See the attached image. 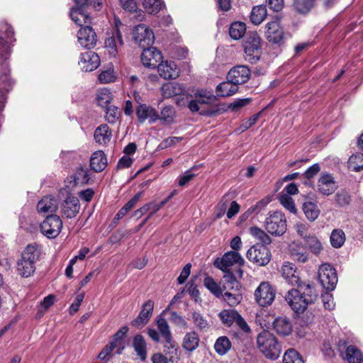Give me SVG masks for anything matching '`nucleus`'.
Segmentation results:
<instances>
[{"label":"nucleus","mask_w":363,"mask_h":363,"mask_svg":"<svg viewBox=\"0 0 363 363\" xmlns=\"http://www.w3.org/2000/svg\"><path fill=\"white\" fill-rule=\"evenodd\" d=\"M303 211L308 220L314 221L320 214L317 204L312 201H305L302 206Z\"/></svg>","instance_id":"obj_37"},{"label":"nucleus","mask_w":363,"mask_h":363,"mask_svg":"<svg viewBox=\"0 0 363 363\" xmlns=\"http://www.w3.org/2000/svg\"><path fill=\"white\" fill-rule=\"evenodd\" d=\"M191 320L196 328L201 332H207L211 328L208 320L199 311L192 312Z\"/></svg>","instance_id":"obj_35"},{"label":"nucleus","mask_w":363,"mask_h":363,"mask_svg":"<svg viewBox=\"0 0 363 363\" xmlns=\"http://www.w3.org/2000/svg\"><path fill=\"white\" fill-rule=\"evenodd\" d=\"M314 6V0H294V6L296 11L300 13L306 14L309 12Z\"/></svg>","instance_id":"obj_48"},{"label":"nucleus","mask_w":363,"mask_h":363,"mask_svg":"<svg viewBox=\"0 0 363 363\" xmlns=\"http://www.w3.org/2000/svg\"><path fill=\"white\" fill-rule=\"evenodd\" d=\"M77 40L82 48L90 49L96 44V34L90 25H86L79 30Z\"/></svg>","instance_id":"obj_14"},{"label":"nucleus","mask_w":363,"mask_h":363,"mask_svg":"<svg viewBox=\"0 0 363 363\" xmlns=\"http://www.w3.org/2000/svg\"><path fill=\"white\" fill-rule=\"evenodd\" d=\"M267 9L265 6L259 5L254 6L250 14V21L255 25H259L267 16Z\"/></svg>","instance_id":"obj_39"},{"label":"nucleus","mask_w":363,"mask_h":363,"mask_svg":"<svg viewBox=\"0 0 363 363\" xmlns=\"http://www.w3.org/2000/svg\"><path fill=\"white\" fill-rule=\"evenodd\" d=\"M250 76V71L247 67L237 66L228 72L227 79L238 86V84H242L247 82Z\"/></svg>","instance_id":"obj_20"},{"label":"nucleus","mask_w":363,"mask_h":363,"mask_svg":"<svg viewBox=\"0 0 363 363\" xmlns=\"http://www.w3.org/2000/svg\"><path fill=\"white\" fill-rule=\"evenodd\" d=\"M57 201L52 196H45L37 205V210L41 213H52L57 211Z\"/></svg>","instance_id":"obj_30"},{"label":"nucleus","mask_w":363,"mask_h":363,"mask_svg":"<svg viewBox=\"0 0 363 363\" xmlns=\"http://www.w3.org/2000/svg\"><path fill=\"white\" fill-rule=\"evenodd\" d=\"M70 17L72 20L79 26H85L90 25L91 18L89 11L81 10L79 9H72L70 11Z\"/></svg>","instance_id":"obj_31"},{"label":"nucleus","mask_w":363,"mask_h":363,"mask_svg":"<svg viewBox=\"0 0 363 363\" xmlns=\"http://www.w3.org/2000/svg\"><path fill=\"white\" fill-rule=\"evenodd\" d=\"M345 355L349 363H363L362 352L354 345H350L347 347Z\"/></svg>","instance_id":"obj_41"},{"label":"nucleus","mask_w":363,"mask_h":363,"mask_svg":"<svg viewBox=\"0 0 363 363\" xmlns=\"http://www.w3.org/2000/svg\"><path fill=\"white\" fill-rule=\"evenodd\" d=\"M38 257V255L35 248L31 245L27 246L16 263L18 274L22 277L31 276L35 272Z\"/></svg>","instance_id":"obj_3"},{"label":"nucleus","mask_w":363,"mask_h":363,"mask_svg":"<svg viewBox=\"0 0 363 363\" xmlns=\"http://www.w3.org/2000/svg\"><path fill=\"white\" fill-rule=\"evenodd\" d=\"M121 116V111L115 106L109 105L106 107V120L110 123H116Z\"/></svg>","instance_id":"obj_53"},{"label":"nucleus","mask_w":363,"mask_h":363,"mask_svg":"<svg viewBox=\"0 0 363 363\" xmlns=\"http://www.w3.org/2000/svg\"><path fill=\"white\" fill-rule=\"evenodd\" d=\"M330 240L333 247L339 248L345 243V233L341 229H334L331 233Z\"/></svg>","instance_id":"obj_46"},{"label":"nucleus","mask_w":363,"mask_h":363,"mask_svg":"<svg viewBox=\"0 0 363 363\" xmlns=\"http://www.w3.org/2000/svg\"><path fill=\"white\" fill-rule=\"evenodd\" d=\"M158 73L164 79H176L179 75V69L174 62L162 61L157 67Z\"/></svg>","instance_id":"obj_26"},{"label":"nucleus","mask_w":363,"mask_h":363,"mask_svg":"<svg viewBox=\"0 0 363 363\" xmlns=\"http://www.w3.org/2000/svg\"><path fill=\"white\" fill-rule=\"evenodd\" d=\"M176 116V111L172 106H167L164 107L159 116V118L164 124H172Z\"/></svg>","instance_id":"obj_45"},{"label":"nucleus","mask_w":363,"mask_h":363,"mask_svg":"<svg viewBox=\"0 0 363 363\" xmlns=\"http://www.w3.org/2000/svg\"><path fill=\"white\" fill-rule=\"evenodd\" d=\"M200 343V337L196 331H190L185 333L182 338V348L189 352L196 350Z\"/></svg>","instance_id":"obj_27"},{"label":"nucleus","mask_w":363,"mask_h":363,"mask_svg":"<svg viewBox=\"0 0 363 363\" xmlns=\"http://www.w3.org/2000/svg\"><path fill=\"white\" fill-rule=\"evenodd\" d=\"M259 350L269 359L278 358L281 352V345L275 336L268 331H262L257 338Z\"/></svg>","instance_id":"obj_2"},{"label":"nucleus","mask_w":363,"mask_h":363,"mask_svg":"<svg viewBox=\"0 0 363 363\" xmlns=\"http://www.w3.org/2000/svg\"><path fill=\"white\" fill-rule=\"evenodd\" d=\"M318 279L322 286L328 291L335 289L337 276L335 269L329 264H323L318 269Z\"/></svg>","instance_id":"obj_8"},{"label":"nucleus","mask_w":363,"mask_h":363,"mask_svg":"<svg viewBox=\"0 0 363 363\" xmlns=\"http://www.w3.org/2000/svg\"><path fill=\"white\" fill-rule=\"evenodd\" d=\"M335 201L340 206H345L350 203V196L347 192L341 191L336 194Z\"/></svg>","instance_id":"obj_64"},{"label":"nucleus","mask_w":363,"mask_h":363,"mask_svg":"<svg viewBox=\"0 0 363 363\" xmlns=\"http://www.w3.org/2000/svg\"><path fill=\"white\" fill-rule=\"evenodd\" d=\"M213 100V96L211 91L206 89H199L194 93V99H191L189 103V110L192 112H197L200 106L208 104Z\"/></svg>","instance_id":"obj_17"},{"label":"nucleus","mask_w":363,"mask_h":363,"mask_svg":"<svg viewBox=\"0 0 363 363\" xmlns=\"http://www.w3.org/2000/svg\"><path fill=\"white\" fill-rule=\"evenodd\" d=\"M281 277L291 286H297L299 283L300 278L296 267L293 263L285 262L281 268Z\"/></svg>","instance_id":"obj_21"},{"label":"nucleus","mask_w":363,"mask_h":363,"mask_svg":"<svg viewBox=\"0 0 363 363\" xmlns=\"http://www.w3.org/2000/svg\"><path fill=\"white\" fill-rule=\"evenodd\" d=\"M251 102L250 98H245V99H238L234 101L233 103H231L228 108L234 112H237L239 110H240L242 108L246 106Z\"/></svg>","instance_id":"obj_63"},{"label":"nucleus","mask_w":363,"mask_h":363,"mask_svg":"<svg viewBox=\"0 0 363 363\" xmlns=\"http://www.w3.org/2000/svg\"><path fill=\"white\" fill-rule=\"evenodd\" d=\"M224 300L230 306H236L242 300V296L239 291H225L223 294Z\"/></svg>","instance_id":"obj_58"},{"label":"nucleus","mask_w":363,"mask_h":363,"mask_svg":"<svg viewBox=\"0 0 363 363\" xmlns=\"http://www.w3.org/2000/svg\"><path fill=\"white\" fill-rule=\"evenodd\" d=\"M164 339V352L166 354L170 355V359L173 355L177 354V346L176 342L174 340L172 335L163 337Z\"/></svg>","instance_id":"obj_52"},{"label":"nucleus","mask_w":363,"mask_h":363,"mask_svg":"<svg viewBox=\"0 0 363 363\" xmlns=\"http://www.w3.org/2000/svg\"><path fill=\"white\" fill-rule=\"evenodd\" d=\"M348 167L352 171L359 172L363 169V154L352 155L348 160Z\"/></svg>","instance_id":"obj_49"},{"label":"nucleus","mask_w":363,"mask_h":363,"mask_svg":"<svg viewBox=\"0 0 363 363\" xmlns=\"http://www.w3.org/2000/svg\"><path fill=\"white\" fill-rule=\"evenodd\" d=\"M136 115L138 121L141 123H144L146 120H148L150 123H153L159 118L157 111L146 104H140L138 106Z\"/></svg>","instance_id":"obj_25"},{"label":"nucleus","mask_w":363,"mask_h":363,"mask_svg":"<svg viewBox=\"0 0 363 363\" xmlns=\"http://www.w3.org/2000/svg\"><path fill=\"white\" fill-rule=\"evenodd\" d=\"M90 177L87 169L79 168L74 174V182L75 185H84L88 183Z\"/></svg>","instance_id":"obj_51"},{"label":"nucleus","mask_w":363,"mask_h":363,"mask_svg":"<svg viewBox=\"0 0 363 363\" xmlns=\"http://www.w3.org/2000/svg\"><path fill=\"white\" fill-rule=\"evenodd\" d=\"M273 328L278 335L286 336L291 333L293 326L289 318L278 317L273 321Z\"/></svg>","instance_id":"obj_28"},{"label":"nucleus","mask_w":363,"mask_h":363,"mask_svg":"<svg viewBox=\"0 0 363 363\" xmlns=\"http://www.w3.org/2000/svg\"><path fill=\"white\" fill-rule=\"evenodd\" d=\"M246 33V25L240 21H235L231 23L229 28V34L234 40L242 38Z\"/></svg>","instance_id":"obj_40"},{"label":"nucleus","mask_w":363,"mask_h":363,"mask_svg":"<svg viewBox=\"0 0 363 363\" xmlns=\"http://www.w3.org/2000/svg\"><path fill=\"white\" fill-rule=\"evenodd\" d=\"M143 6L147 13L156 15L164 7V3L162 0H143Z\"/></svg>","instance_id":"obj_38"},{"label":"nucleus","mask_w":363,"mask_h":363,"mask_svg":"<svg viewBox=\"0 0 363 363\" xmlns=\"http://www.w3.org/2000/svg\"><path fill=\"white\" fill-rule=\"evenodd\" d=\"M298 289L289 290L286 296L285 300L296 313L303 312L307 306L316 300L318 294L313 286L303 283L298 284Z\"/></svg>","instance_id":"obj_1"},{"label":"nucleus","mask_w":363,"mask_h":363,"mask_svg":"<svg viewBox=\"0 0 363 363\" xmlns=\"http://www.w3.org/2000/svg\"><path fill=\"white\" fill-rule=\"evenodd\" d=\"M203 284L216 297L222 295V289L213 278L206 277L203 280Z\"/></svg>","instance_id":"obj_55"},{"label":"nucleus","mask_w":363,"mask_h":363,"mask_svg":"<svg viewBox=\"0 0 363 363\" xmlns=\"http://www.w3.org/2000/svg\"><path fill=\"white\" fill-rule=\"evenodd\" d=\"M106 165L107 158L102 150H97L91 155L90 167L94 171L100 172L105 169Z\"/></svg>","instance_id":"obj_29"},{"label":"nucleus","mask_w":363,"mask_h":363,"mask_svg":"<svg viewBox=\"0 0 363 363\" xmlns=\"http://www.w3.org/2000/svg\"><path fill=\"white\" fill-rule=\"evenodd\" d=\"M55 301V296L52 294H50L45 297L38 308L37 318H40L43 317L46 310L53 305Z\"/></svg>","instance_id":"obj_50"},{"label":"nucleus","mask_w":363,"mask_h":363,"mask_svg":"<svg viewBox=\"0 0 363 363\" xmlns=\"http://www.w3.org/2000/svg\"><path fill=\"white\" fill-rule=\"evenodd\" d=\"M41 233L48 238H55L62 228V221L57 215H50L40 223Z\"/></svg>","instance_id":"obj_7"},{"label":"nucleus","mask_w":363,"mask_h":363,"mask_svg":"<svg viewBox=\"0 0 363 363\" xmlns=\"http://www.w3.org/2000/svg\"><path fill=\"white\" fill-rule=\"evenodd\" d=\"M128 331V328L127 326L122 327L115 335L113 337V340L112 342H116V345L118 347L117 350V354H121L122 350H123V346L122 345V340L125 336Z\"/></svg>","instance_id":"obj_59"},{"label":"nucleus","mask_w":363,"mask_h":363,"mask_svg":"<svg viewBox=\"0 0 363 363\" xmlns=\"http://www.w3.org/2000/svg\"><path fill=\"white\" fill-rule=\"evenodd\" d=\"M116 74L112 67H109L106 70L102 71L99 75V80L101 83L106 84L113 82L116 79Z\"/></svg>","instance_id":"obj_61"},{"label":"nucleus","mask_w":363,"mask_h":363,"mask_svg":"<svg viewBox=\"0 0 363 363\" xmlns=\"http://www.w3.org/2000/svg\"><path fill=\"white\" fill-rule=\"evenodd\" d=\"M247 258L258 266H265L271 259V253L264 245H253L247 250Z\"/></svg>","instance_id":"obj_9"},{"label":"nucleus","mask_w":363,"mask_h":363,"mask_svg":"<svg viewBox=\"0 0 363 363\" xmlns=\"http://www.w3.org/2000/svg\"><path fill=\"white\" fill-rule=\"evenodd\" d=\"M169 320L173 324L179 328L183 329L188 328V323L186 320L176 311H172L170 313Z\"/></svg>","instance_id":"obj_62"},{"label":"nucleus","mask_w":363,"mask_h":363,"mask_svg":"<svg viewBox=\"0 0 363 363\" xmlns=\"http://www.w3.org/2000/svg\"><path fill=\"white\" fill-rule=\"evenodd\" d=\"M94 136L97 143L105 145L111 141L112 133L106 124H102L95 130Z\"/></svg>","instance_id":"obj_32"},{"label":"nucleus","mask_w":363,"mask_h":363,"mask_svg":"<svg viewBox=\"0 0 363 363\" xmlns=\"http://www.w3.org/2000/svg\"><path fill=\"white\" fill-rule=\"evenodd\" d=\"M304 240L307 247L313 254L318 255L322 251V243L316 236L309 235Z\"/></svg>","instance_id":"obj_44"},{"label":"nucleus","mask_w":363,"mask_h":363,"mask_svg":"<svg viewBox=\"0 0 363 363\" xmlns=\"http://www.w3.org/2000/svg\"><path fill=\"white\" fill-rule=\"evenodd\" d=\"M283 30L277 21L269 22L266 25L265 37L271 43L278 44L283 39Z\"/></svg>","instance_id":"obj_23"},{"label":"nucleus","mask_w":363,"mask_h":363,"mask_svg":"<svg viewBox=\"0 0 363 363\" xmlns=\"http://www.w3.org/2000/svg\"><path fill=\"white\" fill-rule=\"evenodd\" d=\"M153 308L154 302L151 300L147 301L143 305L138 318L132 321V325L140 328L146 325L152 315Z\"/></svg>","instance_id":"obj_22"},{"label":"nucleus","mask_w":363,"mask_h":363,"mask_svg":"<svg viewBox=\"0 0 363 363\" xmlns=\"http://www.w3.org/2000/svg\"><path fill=\"white\" fill-rule=\"evenodd\" d=\"M162 55L161 52L155 48L151 47L144 48L142 55L141 60L143 65L149 68H156L162 61Z\"/></svg>","instance_id":"obj_16"},{"label":"nucleus","mask_w":363,"mask_h":363,"mask_svg":"<svg viewBox=\"0 0 363 363\" xmlns=\"http://www.w3.org/2000/svg\"><path fill=\"white\" fill-rule=\"evenodd\" d=\"M257 303L260 306L271 305L275 298V291L269 282H262L255 291Z\"/></svg>","instance_id":"obj_12"},{"label":"nucleus","mask_w":363,"mask_h":363,"mask_svg":"<svg viewBox=\"0 0 363 363\" xmlns=\"http://www.w3.org/2000/svg\"><path fill=\"white\" fill-rule=\"evenodd\" d=\"M238 86L227 79V81L218 84L216 87V94L220 97H228L235 94Z\"/></svg>","instance_id":"obj_34"},{"label":"nucleus","mask_w":363,"mask_h":363,"mask_svg":"<svg viewBox=\"0 0 363 363\" xmlns=\"http://www.w3.org/2000/svg\"><path fill=\"white\" fill-rule=\"evenodd\" d=\"M161 90L163 97L168 99L182 94L184 87L177 82H167L162 85Z\"/></svg>","instance_id":"obj_33"},{"label":"nucleus","mask_w":363,"mask_h":363,"mask_svg":"<svg viewBox=\"0 0 363 363\" xmlns=\"http://www.w3.org/2000/svg\"><path fill=\"white\" fill-rule=\"evenodd\" d=\"M261 38L256 32L249 33L243 44L245 59L253 64L259 60L261 55Z\"/></svg>","instance_id":"obj_4"},{"label":"nucleus","mask_w":363,"mask_h":363,"mask_svg":"<svg viewBox=\"0 0 363 363\" xmlns=\"http://www.w3.org/2000/svg\"><path fill=\"white\" fill-rule=\"evenodd\" d=\"M284 363H304L303 359L294 349H289L284 355Z\"/></svg>","instance_id":"obj_56"},{"label":"nucleus","mask_w":363,"mask_h":363,"mask_svg":"<svg viewBox=\"0 0 363 363\" xmlns=\"http://www.w3.org/2000/svg\"><path fill=\"white\" fill-rule=\"evenodd\" d=\"M157 326L160 333L154 328L147 329V334L153 341L158 342L160 340V335L162 337L172 335L169 325L164 318H158L157 320Z\"/></svg>","instance_id":"obj_19"},{"label":"nucleus","mask_w":363,"mask_h":363,"mask_svg":"<svg viewBox=\"0 0 363 363\" xmlns=\"http://www.w3.org/2000/svg\"><path fill=\"white\" fill-rule=\"evenodd\" d=\"M243 263L244 259L238 252L230 251L225 253L222 258H217L214 262V266L223 272H228L234 264L241 265Z\"/></svg>","instance_id":"obj_13"},{"label":"nucleus","mask_w":363,"mask_h":363,"mask_svg":"<svg viewBox=\"0 0 363 363\" xmlns=\"http://www.w3.org/2000/svg\"><path fill=\"white\" fill-rule=\"evenodd\" d=\"M223 291H239L240 285L232 274H227L223 277Z\"/></svg>","instance_id":"obj_42"},{"label":"nucleus","mask_w":363,"mask_h":363,"mask_svg":"<svg viewBox=\"0 0 363 363\" xmlns=\"http://www.w3.org/2000/svg\"><path fill=\"white\" fill-rule=\"evenodd\" d=\"M133 37L135 43L143 48L151 45L155 40L152 30L144 24L138 25L134 28Z\"/></svg>","instance_id":"obj_11"},{"label":"nucleus","mask_w":363,"mask_h":363,"mask_svg":"<svg viewBox=\"0 0 363 363\" xmlns=\"http://www.w3.org/2000/svg\"><path fill=\"white\" fill-rule=\"evenodd\" d=\"M230 348L231 342L230 340L225 336L218 337L214 344V349L216 352L220 355L225 354Z\"/></svg>","instance_id":"obj_43"},{"label":"nucleus","mask_w":363,"mask_h":363,"mask_svg":"<svg viewBox=\"0 0 363 363\" xmlns=\"http://www.w3.org/2000/svg\"><path fill=\"white\" fill-rule=\"evenodd\" d=\"M279 201L281 204L289 212L296 213L297 209L295 206L293 199L290 196L287 194L281 195L279 196Z\"/></svg>","instance_id":"obj_60"},{"label":"nucleus","mask_w":363,"mask_h":363,"mask_svg":"<svg viewBox=\"0 0 363 363\" xmlns=\"http://www.w3.org/2000/svg\"><path fill=\"white\" fill-rule=\"evenodd\" d=\"M250 234L259 240L264 245H268L271 242L269 236L262 229L257 227H252L250 229Z\"/></svg>","instance_id":"obj_57"},{"label":"nucleus","mask_w":363,"mask_h":363,"mask_svg":"<svg viewBox=\"0 0 363 363\" xmlns=\"http://www.w3.org/2000/svg\"><path fill=\"white\" fill-rule=\"evenodd\" d=\"M121 24V22L119 19H115L114 31L111 33H108V36L105 40V49L111 57H118L123 46V36L118 28Z\"/></svg>","instance_id":"obj_5"},{"label":"nucleus","mask_w":363,"mask_h":363,"mask_svg":"<svg viewBox=\"0 0 363 363\" xmlns=\"http://www.w3.org/2000/svg\"><path fill=\"white\" fill-rule=\"evenodd\" d=\"M133 345L137 355L141 360H145L147 357V345L144 337L140 335H135Z\"/></svg>","instance_id":"obj_36"},{"label":"nucleus","mask_w":363,"mask_h":363,"mask_svg":"<svg viewBox=\"0 0 363 363\" xmlns=\"http://www.w3.org/2000/svg\"><path fill=\"white\" fill-rule=\"evenodd\" d=\"M80 210L79 199L74 196L69 195L61 206V213L67 218H74Z\"/></svg>","instance_id":"obj_18"},{"label":"nucleus","mask_w":363,"mask_h":363,"mask_svg":"<svg viewBox=\"0 0 363 363\" xmlns=\"http://www.w3.org/2000/svg\"><path fill=\"white\" fill-rule=\"evenodd\" d=\"M267 231L277 236L282 235L286 230V219L281 211L270 212L265 220Z\"/></svg>","instance_id":"obj_6"},{"label":"nucleus","mask_w":363,"mask_h":363,"mask_svg":"<svg viewBox=\"0 0 363 363\" xmlns=\"http://www.w3.org/2000/svg\"><path fill=\"white\" fill-rule=\"evenodd\" d=\"M78 65L82 71L91 72L99 66V56L93 51L85 52L81 54Z\"/></svg>","instance_id":"obj_15"},{"label":"nucleus","mask_w":363,"mask_h":363,"mask_svg":"<svg viewBox=\"0 0 363 363\" xmlns=\"http://www.w3.org/2000/svg\"><path fill=\"white\" fill-rule=\"evenodd\" d=\"M14 41L13 30L6 22L0 23V55L6 58L10 52L11 45Z\"/></svg>","instance_id":"obj_10"},{"label":"nucleus","mask_w":363,"mask_h":363,"mask_svg":"<svg viewBox=\"0 0 363 363\" xmlns=\"http://www.w3.org/2000/svg\"><path fill=\"white\" fill-rule=\"evenodd\" d=\"M337 189L333 177L330 174H322L318 181V191L325 196L332 194Z\"/></svg>","instance_id":"obj_24"},{"label":"nucleus","mask_w":363,"mask_h":363,"mask_svg":"<svg viewBox=\"0 0 363 363\" xmlns=\"http://www.w3.org/2000/svg\"><path fill=\"white\" fill-rule=\"evenodd\" d=\"M238 315V313L235 310H223L219 313L218 316L221 322L229 327L234 323Z\"/></svg>","instance_id":"obj_47"},{"label":"nucleus","mask_w":363,"mask_h":363,"mask_svg":"<svg viewBox=\"0 0 363 363\" xmlns=\"http://www.w3.org/2000/svg\"><path fill=\"white\" fill-rule=\"evenodd\" d=\"M112 99L111 91L107 89H103L99 91L96 96V101L99 106L106 107Z\"/></svg>","instance_id":"obj_54"}]
</instances>
